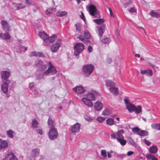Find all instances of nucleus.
Wrapping results in <instances>:
<instances>
[{
	"instance_id": "nucleus-1",
	"label": "nucleus",
	"mask_w": 160,
	"mask_h": 160,
	"mask_svg": "<svg viewBox=\"0 0 160 160\" xmlns=\"http://www.w3.org/2000/svg\"><path fill=\"white\" fill-rule=\"evenodd\" d=\"M48 68L47 69H46L44 72V74L45 76L51 75L56 74L57 71L55 67L50 62H48Z\"/></svg>"
},
{
	"instance_id": "nucleus-2",
	"label": "nucleus",
	"mask_w": 160,
	"mask_h": 160,
	"mask_svg": "<svg viewBox=\"0 0 160 160\" xmlns=\"http://www.w3.org/2000/svg\"><path fill=\"white\" fill-rule=\"evenodd\" d=\"M126 107L129 112L134 111L137 114H138L142 112V107L141 106H138L137 107L135 105L130 103L127 104Z\"/></svg>"
},
{
	"instance_id": "nucleus-3",
	"label": "nucleus",
	"mask_w": 160,
	"mask_h": 160,
	"mask_svg": "<svg viewBox=\"0 0 160 160\" xmlns=\"http://www.w3.org/2000/svg\"><path fill=\"white\" fill-rule=\"evenodd\" d=\"M94 66L92 64H87L84 65L82 68V71L84 75L86 77H89L92 73Z\"/></svg>"
},
{
	"instance_id": "nucleus-4",
	"label": "nucleus",
	"mask_w": 160,
	"mask_h": 160,
	"mask_svg": "<svg viewBox=\"0 0 160 160\" xmlns=\"http://www.w3.org/2000/svg\"><path fill=\"white\" fill-rule=\"evenodd\" d=\"M49 138L52 140L57 138L58 136V133L55 128H50L48 132Z\"/></svg>"
},
{
	"instance_id": "nucleus-5",
	"label": "nucleus",
	"mask_w": 160,
	"mask_h": 160,
	"mask_svg": "<svg viewBox=\"0 0 160 160\" xmlns=\"http://www.w3.org/2000/svg\"><path fill=\"white\" fill-rule=\"evenodd\" d=\"M2 81L3 83L10 82V81L8 80V78L10 76V73L9 72L7 71H2L1 72Z\"/></svg>"
},
{
	"instance_id": "nucleus-6",
	"label": "nucleus",
	"mask_w": 160,
	"mask_h": 160,
	"mask_svg": "<svg viewBox=\"0 0 160 160\" xmlns=\"http://www.w3.org/2000/svg\"><path fill=\"white\" fill-rule=\"evenodd\" d=\"M38 36L42 38L43 41V44L44 46H46L47 44L48 40V36L46 33L44 32H40L38 33Z\"/></svg>"
},
{
	"instance_id": "nucleus-7",
	"label": "nucleus",
	"mask_w": 160,
	"mask_h": 160,
	"mask_svg": "<svg viewBox=\"0 0 160 160\" xmlns=\"http://www.w3.org/2000/svg\"><path fill=\"white\" fill-rule=\"evenodd\" d=\"M35 65L36 67H40L41 69L43 71L46 69L47 66V64H44L42 61L39 60L36 61Z\"/></svg>"
},
{
	"instance_id": "nucleus-8",
	"label": "nucleus",
	"mask_w": 160,
	"mask_h": 160,
	"mask_svg": "<svg viewBox=\"0 0 160 160\" xmlns=\"http://www.w3.org/2000/svg\"><path fill=\"white\" fill-rule=\"evenodd\" d=\"M61 40L58 39L57 42L53 44L51 47V50L53 52H56L60 46Z\"/></svg>"
},
{
	"instance_id": "nucleus-9",
	"label": "nucleus",
	"mask_w": 160,
	"mask_h": 160,
	"mask_svg": "<svg viewBox=\"0 0 160 160\" xmlns=\"http://www.w3.org/2000/svg\"><path fill=\"white\" fill-rule=\"evenodd\" d=\"M3 160H18V159L13 153L10 151L7 153L6 155V158L4 159Z\"/></svg>"
},
{
	"instance_id": "nucleus-10",
	"label": "nucleus",
	"mask_w": 160,
	"mask_h": 160,
	"mask_svg": "<svg viewBox=\"0 0 160 160\" xmlns=\"http://www.w3.org/2000/svg\"><path fill=\"white\" fill-rule=\"evenodd\" d=\"M97 92L95 91H93L90 93H88L86 96V97L90 101L94 100L95 96L97 94Z\"/></svg>"
},
{
	"instance_id": "nucleus-11",
	"label": "nucleus",
	"mask_w": 160,
	"mask_h": 160,
	"mask_svg": "<svg viewBox=\"0 0 160 160\" xmlns=\"http://www.w3.org/2000/svg\"><path fill=\"white\" fill-rule=\"evenodd\" d=\"M82 101L83 103L88 107H91L93 106V104L91 101L86 97L83 98H82Z\"/></svg>"
},
{
	"instance_id": "nucleus-12",
	"label": "nucleus",
	"mask_w": 160,
	"mask_h": 160,
	"mask_svg": "<svg viewBox=\"0 0 160 160\" xmlns=\"http://www.w3.org/2000/svg\"><path fill=\"white\" fill-rule=\"evenodd\" d=\"M74 55L78 56L80 53V43H77L74 46Z\"/></svg>"
},
{
	"instance_id": "nucleus-13",
	"label": "nucleus",
	"mask_w": 160,
	"mask_h": 160,
	"mask_svg": "<svg viewBox=\"0 0 160 160\" xmlns=\"http://www.w3.org/2000/svg\"><path fill=\"white\" fill-rule=\"evenodd\" d=\"M80 128V125L79 123H77L72 127L71 131L73 133H76L79 131Z\"/></svg>"
},
{
	"instance_id": "nucleus-14",
	"label": "nucleus",
	"mask_w": 160,
	"mask_h": 160,
	"mask_svg": "<svg viewBox=\"0 0 160 160\" xmlns=\"http://www.w3.org/2000/svg\"><path fill=\"white\" fill-rule=\"evenodd\" d=\"M3 30L5 31H8L9 30V25L8 22L5 20H2L1 22Z\"/></svg>"
},
{
	"instance_id": "nucleus-15",
	"label": "nucleus",
	"mask_w": 160,
	"mask_h": 160,
	"mask_svg": "<svg viewBox=\"0 0 160 160\" xmlns=\"http://www.w3.org/2000/svg\"><path fill=\"white\" fill-rule=\"evenodd\" d=\"M10 82L4 83L1 86V89L4 93H7L8 91V84Z\"/></svg>"
},
{
	"instance_id": "nucleus-16",
	"label": "nucleus",
	"mask_w": 160,
	"mask_h": 160,
	"mask_svg": "<svg viewBox=\"0 0 160 160\" xmlns=\"http://www.w3.org/2000/svg\"><path fill=\"white\" fill-rule=\"evenodd\" d=\"M88 9L90 15L94 16L95 12L97 10L96 7L93 5H91L89 7Z\"/></svg>"
},
{
	"instance_id": "nucleus-17",
	"label": "nucleus",
	"mask_w": 160,
	"mask_h": 160,
	"mask_svg": "<svg viewBox=\"0 0 160 160\" xmlns=\"http://www.w3.org/2000/svg\"><path fill=\"white\" fill-rule=\"evenodd\" d=\"M105 27V24H102L100 26L98 27V34L100 37H102L104 32V30Z\"/></svg>"
},
{
	"instance_id": "nucleus-18",
	"label": "nucleus",
	"mask_w": 160,
	"mask_h": 160,
	"mask_svg": "<svg viewBox=\"0 0 160 160\" xmlns=\"http://www.w3.org/2000/svg\"><path fill=\"white\" fill-rule=\"evenodd\" d=\"M109 90L111 92L115 95H117L119 94L118 88L114 87H111L109 88Z\"/></svg>"
},
{
	"instance_id": "nucleus-19",
	"label": "nucleus",
	"mask_w": 160,
	"mask_h": 160,
	"mask_svg": "<svg viewBox=\"0 0 160 160\" xmlns=\"http://www.w3.org/2000/svg\"><path fill=\"white\" fill-rule=\"evenodd\" d=\"M94 107L96 110L100 111L102 108L103 105L101 102H97L95 103Z\"/></svg>"
},
{
	"instance_id": "nucleus-20",
	"label": "nucleus",
	"mask_w": 160,
	"mask_h": 160,
	"mask_svg": "<svg viewBox=\"0 0 160 160\" xmlns=\"http://www.w3.org/2000/svg\"><path fill=\"white\" fill-rule=\"evenodd\" d=\"M8 146L7 142L5 140L2 141L1 139L0 143V150L4 149Z\"/></svg>"
},
{
	"instance_id": "nucleus-21",
	"label": "nucleus",
	"mask_w": 160,
	"mask_h": 160,
	"mask_svg": "<svg viewBox=\"0 0 160 160\" xmlns=\"http://www.w3.org/2000/svg\"><path fill=\"white\" fill-rule=\"evenodd\" d=\"M124 131L123 129H121L116 132L117 139L118 140L119 139L124 138L122 134L124 133Z\"/></svg>"
},
{
	"instance_id": "nucleus-22",
	"label": "nucleus",
	"mask_w": 160,
	"mask_h": 160,
	"mask_svg": "<svg viewBox=\"0 0 160 160\" xmlns=\"http://www.w3.org/2000/svg\"><path fill=\"white\" fill-rule=\"evenodd\" d=\"M36 56V57H45V56L41 52H31V55H30V56Z\"/></svg>"
},
{
	"instance_id": "nucleus-23",
	"label": "nucleus",
	"mask_w": 160,
	"mask_h": 160,
	"mask_svg": "<svg viewBox=\"0 0 160 160\" xmlns=\"http://www.w3.org/2000/svg\"><path fill=\"white\" fill-rule=\"evenodd\" d=\"M56 38L57 36L55 34L53 35L50 37H48V43H47V44L46 45V46H48L50 43L53 42L56 39Z\"/></svg>"
},
{
	"instance_id": "nucleus-24",
	"label": "nucleus",
	"mask_w": 160,
	"mask_h": 160,
	"mask_svg": "<svg viewBox=\"0 0 160 160\" xmlns=\"http://www.w3.org/2000/svg\"><path fill=\"white\" fill-rule=\"evenodd\" d=\"M158 148L156 146H153L149 148V152L151 153L155 154L158 152Z\"/></svg>"
},
{
	"instance_id": "nucleus-25",
	"label": "nucleus",
	"mask_w": 160,
	"mask_h": 160,
	"mask_svg": "<svg viewBox=\"0 0 160 160\" xmlns=\"http://www.w3.org/2000/svg\"><path fill=\"white\" fill-rule=\"evenodd\" d=\"M106 124L110 126H112L115 124V122L114 119L111 118H108L106 120Z\"/></svg>"
},
{
	"instance_id": "nucleus-26",
	"label": "nucleus",
	"mask_w": 160,
	"mask_h": 160,
	"mask_svg": "<svg viewBox=\"0 0 160 160\" xmlns=\"http://www.w3.org/2000/svg\"><path fill=\"white\" fill-rule=\"evenodd\" d=\"M48 125L50 128H55V124L51 118L49 117L48 120Z\"/></svg>"
},
{
	"instance_id": "nucleus-27",
	"label": "nucleus",
	"mask_w": 160,
	"mask_h": 160,
	"mask_svg": "<svg viewBox=\"0 0 160 160\" xmlns=\"http://www.w3.org/2000/svg\"><path fill=\"white\" fill-rule=\"evenodd\" d=\"M137 134L141 136H146L148 135L149 132L145 130H141L137 133Z\"/></svg>"
},
{
	"instance_id": "nucleus-28",
	"label": "nucleus",
	"mask_w": 160,
	"mask_h": 160,
	"mask_svg": "<svg viewBox=\"0 0 160 160\" xmlns=\"http://www.w3.org/2000/svg\"><path fill=\"white\" fill-rule=\"evenodd\" d=\"M39 149L38 148L34 149L32 150V156L35 157L39 155Z\"/></svg>"
},
{
	"instance_id": "nucleus-29",
	"label": "nucleus",
	"mask_w": 160,
	"mask_h": 160,
	"mask_svg": "<svg viewBox=\"0 0 160 160\" xmlns=\"http://www.w3.org/2000/svg\"><path fill=\"white\" fill-rule=\"evenodd\" d=\"M94 22L98 25H101L103 24V23L104 22L105 20L102 18L101 19H95L93 20Z\"/></svg>"
},
{
	"instance_id": "nucleus-30",
	"label": "nucleus",
	"mask_w": 160,
	"mask_h": 160,
	"mask_svg": "<svg viewBox=\"0 0 160 160\" xmlns=\"http://www.w3.org/2000/svg\"><path fill=\"white\" fill-rule=\"evenodd\" d=\"M152 127L158 131H160V123H153L151 124Z\"/></svg>"
},
{
	"instance_id": "nucleus-31",
	"label": "nucleus",
	"mask_w": 160,
	"mask_h": 160,
	"mask_svg": "<svg viewBox=\"0 0 160 160\" xmlns=\"http://www.w3.org/2000/svg\"><path fill=\"white\" fill-rule=\"evenodd\" d=\"M27 49V48L22 46V45H20L18 47V49L17 50V52H24Z\"/></svg>"
},
{
	"instance_id": "nucleus-32",
	"label": "nucleus",
	"mask_w": 160,
	"mask_h": 160,
	"mask_svg": "<svg viewBox=\"0 0 160 160\" xmlns=\"http://www.w3.org/2000/svg\"><path fill=\"white\" fill-rule=\"evenodd\" d=\"M106 85L108 87H112L115 86V83L113 81L107 80L106 81Z\"/></svg>"
},
{
	"instance_id": "nucleus-33",
	"label": "nucleus",
	"mask_w": 160,
	"mask_h": 160,
	"mask_svg": "<svg viewBox=\"0 0 160 160\" xmlns=\"http://www.w3.org/2000/svg\"><path fill=\"white\" fill-rule=\"evenodd\" d=\"M67 12L65 11H58L57 12L56 15L58 16L61 17L67 15Z\"/></svg>"
},
{
	"instance_id": "nucleus-34",
	"label": "nucleus",
	"mask_w": 160,
	"mask_h": 160,
	"mask_svg": "<svg viewBox=\"0 0 160 160\" xmlns=\"http://www.w3.org/2000/svg\"><path fill=\"white\" fill-rule=\"evenodd\" d=\"M150 14L152 17H156L157 18H160V14L156 12H154L153 11H151L150 12Z\"/></svg>"
},
{
	"instance_id": "nucleus-35",
	"label": "nucleus",
	"mask_w": 160,
	"mask_h": 160,
	"mask_svg": "<svg viewBox=\"0 0 160 160\" xmlns=\"http://www.w3.org/2000/svg\"><path fill=\"white\" fill-rule=\"evenodd\" d=\"M38 124V122L36 119H32V126L33 128H37Z\"/></svg>"
},
{
	"instance_id": "nucleus-36",
	"label": "nucleus",
	"mask_w": 160,
	"mask_h": 160,
	"mask_svg": "<svg viewBox=\"0 0 160 160\" xmlns=\"http://www.w3.org/2000/svg\"><path fill=\"white\" fill-rule=\"evenodd\" d=\"M101 41L103 43L108 44L110 42L111 40L109 38L107 37H104L101 40Z\"/></svg>"
},
{
	"instance_id": "nucleus-37",
	"label": "nucleus",
	"mask_w": 160,
	"mask_h": 160,
	"mask_svg": "<svg viewBox=\"0 0 160 160\" xmlns=\"http://www.w3.org/2000/svg\"><path fill=\"white\" fill-rule=\"evenodd\" d=\"M11 36L7 32H6L4 34H3L2 39H9L10 38Z\"/></svg>"
},
{
	"instance_id": "nucleus-38",
	"label": "nucleus",
	"mask_w": 160,
	"mask_h": 160,
	"mask_svg": "<svg viewBox=\"0 0 160 160\" xmlns=\"http://www.w3.org/2000/svg\"><path fill=\"white\" fill-rule=\"evenodd\" d=\"M44 75H45L44 74V72L43 73L38 74L36 76V79L39 80H40L43 78Z\"/></svg>"
},
{
	"instance_id": "nucleus-39",
	"label": "nucleus",
	"mask_w": 160,
	"mask_h": 160,
	"mask_svg": "<svg viewBox=\"0 0 160 160\" xmlns=\"http://www.w3.org/2000/svg\"><path fill=\"white\" fill-rule=\"evenodd\" d=\"M73 90L77 94H80V86H76L75 88H73Z\"/></svg>"
},
{
	"instance_id": "nucleus-40",
	"label": "nucleus",
	"mask_w": 160,
	"mask_h": 160,
	"mask_svg": "<svg viewBox=\"0 0 160 160\" xmlns=\"http://www.w3.org/2000/svg\"><path fill=\"white\" fill-rule=\"evenodd\" d=\"M102 114L104 116L110 115V114L109 110L108 109H105L103 111Z\"/></svg>"
},
{
	"instance_id": "nucleus-41",
	"label": "nucleus",
	"mask_w": 160,
	"mask_h": 160,
	"mask_svg": "<svg viewBox=\"0 0 160 160\" xmlns=\"http://www.w3.org/2000/svg\"><path fill=\"white\" fill-rule=\"evenodd\" d=\"M13 132L12 130H9L7 132V134L8 136L11 138H13Z\"/></svg>"
},
{
	"instance_id": "nucleus-42",
	"label": "nucleus",
	"mask_w": 160,
	"mask_h": 160,
	"mask_svg": "<svg viewBox=\"0 0 160 160\" xmlns=\"http://www.w3.org/2000/svg\"><path fill=\"white\" fill-rule=\"evenodd\" d=\"M118 140L122 145H124L126 143V141L124 139V138L119 139Z\"/></svg>"
},
{
	"instance_id": "nucleus-43",
	"label": "nucleus",
	"mask_w": 160,
	"mask_h": 160,
	"mask_svg": "<svg viewBox=\"0 0 160 160\" xmlns=\"http://www.w3.org/2000/svg\"><path fill=\"white\" fill-rule=\"evenodd\" d=\"M105 119V118H103L102 117H98L96 119V120L98 121L99 123H102Z\"/></svg>"
},
{
	"instance_id": "nucleus-44",
	"label": "nucleus",
	"mask_w": 160,
	"mask_h": 160,
	"mask_svg": "<svg viewBox=\"0 0 160 160\" xmlns=\"http://www.w3.org/2000/svg\"><path fill=\"white\" fill-rule=\"evenodd\" d=\"M107 152L105 150H102L101 151V155L104 158H106Z\"/></svg>"
},
{
	"instance_id": "nucleus-45",
	"label": "nucleus",
	"mask_w": 160,
	"mask_h": 160,
	"mask_svg": "<svg viewBox=\"0 0 160 160\" xmlns=\"http://www.w3.org/2000/svg\"><path fill=\"white\" fill-rule=\"evenodd\" d=\"M146 74L149 76H152V71L150 69H147Z\"/></svg>"
},
{
	"instance_id": "nucleus-46",
	"label": "nucleus",
	"mask_w": 160,
	"mask_h": 160,
	"mask_svg": "<svg viewBox=\"0 0 160 160\" xmlns=\"http://www.w3.org/2000/svg\"><path fill=\"white\" fill-rule=\"evenodd\" d=\"M13 5H15V8H14L13 7L12 8L14 10H19V9H21V8H24L25 7V5L23 6L22 7H18V6H17L16 5V4L15 3Z\"/></svg>"
},
{
	"instance_id": "nucleus-47",
	"label": "nucleus",
	"mask_w": 160,
	"mask_h": 160,
	"mask_svg": "<svg viewBox=\"0 0 160 160\" xmlns=\"http://www.w3.org/2000/svg\"><path fill=\"white\" fill-rule=\"evenodd\" d=\"M33 94L35 97H38L40 95L39 93L38 92L37 90L34 89L33 91Z\"/></svg>"
},
{
	"instance_id": "nucleus-48",
	"label": "nucleus",
	"mask_w": 160,
	"mask_h": 160,
	"mask_svg": "<svg viewBox=\"0 0 160 160\" xmlns=\"http://www.w3.org/2000/svg\"><path fill=\"white\" fill-rule=\"evenodd\" d=\"M128 142L129 144L133 145V146L136 147V143L133 141V140L131 138H130L129 139Z\"/></svg>"
},
{
	"instance_id": "nucleus-49",
	"label": "nucleus",
	"mask_w": 160,
	"mask_h": 160,
	"mask_svg": "<svg viewBox=\"0 0 160 160\" xmlns=\"http://www.w3.org/2000/svg\"><path fill=\"white\" fill-rule=\"evenodd\" d=\"M84 36L87 39H89L90 38V34L87 32L85 31L84 32Z\"/></svg>"
},
{
	"instance_id": "nucleus-50",
	"label": "nucleus",
	"mask_w": 160,
	"mask_h": 160,
	"mask_svg": "<svg viewBox=\"0 0 160 160\" xmlns=\"http://www.w3.org/2000/svg\"><path fill=\"white\" fill-rule=\"evenodd\" d=\"M139 130V128L137 127L132 128V132H137V133L140 131Z\"/></svg>"
},
{
	"instance_id": "nucleus-51",
	"label": "nucleus",
	"mask_w": 160,
	"mask_h": 160,
	"mask_svg": "<svg viewBox=\"0 0 160 160\" xmlns=\"http://www.w3.org/2000/svg\"><path fill=\"white\" fill-rule=\"evenodd\" d=\"M76 27V30L77 31H80V24L79 23L76 24L75 25Z\"/></svg>"
},
{
	"instance_id": "nucleus-52",
	"label": "nucleus",
	"mask_w": 160,
	"mask_h": 160,
	"mask_svg": "<svg viewBox=\"0 0 160 160\" xmlns=\"http://www.w3.org/2000/svg\"><path fill=\"white\" fill-rule=\"evenodd\" d=\"M85 118L88 121H91L93 120V118L87 116H85Z\"/></svg>"
},
{
	"instance_id": "nucleus-53",
	"label": "nucleus",
	"mask_w": 160,
	"mask_h": 160,
	"mask_svg": "<svg viewBox=\"0 0 160 160\" xmlns=\"http://www.w3.org/2000/svg\"><path fill=\"white\" fill-rule=\"evenodd\" d=\"M81 19L83 20V21L85 22L86 19L84 15V14L82 12H81Z\"/></svg>"
},
{
	"instance_id": "nucleus-54",
	"label": "nucleus",
	"mask_w": 160,
	"mask_h": 160,
	"mask_svg": "<svg viewBox=\"0 0 160 160\" xmlns=\"http://www.w3.org/2000/svg\"><path fill=\"white\" fill-rule=\"evenodd\" d=\"M154 156L150 154H147L146 155V157L148 159H152V158Z\"/></svg>"
},
{
	"instance_id": "nucleus-55",
	"label": "nucleus",
	"mask_w": 160,
	"mask_h": 160,
	"mask_svg": "<svg viewBox=\"0 0 160 160\" xmlns=\"http://www.w3.org/2000/svg\"><path fill=\"white\" fill-rule=\"evenodd\" d=\"M144 142L148 146H149L151 144V142L146 139H144Z\"/></svg>"
},
{
	"instance_id": "nucleus-56",
	"label": "nucleus",
	"mask_w": 160,
	"mask_h": 160,
	"mask_svg": "<svg viewBox=\"0 0 160 160\" xmlns=\"http://www.w3.org/2000/svg\"><path fill=\"white\" fill-rule=\"evenodd\" d=\"M129 11L131 12H136L137 10L134 8H132L129 10Z\"/></svg>"
},
{
	"instance_id": "nucleus-57",
	"label": "nucleus",
	"mask_w": 160,
	"mask_h": 160,
	"mask_svg": "<svg viewBox=\"0 0 160 160\" xmlns=\"http://www.w3.org/2000/svg\"><path fill=\"white\" fill-rule=\"evenodd\" d=\"M46 13L47 14H50L52 12V11L51 9V8H49L47 9L46 11Z\"/></svg>"
},
{
	"instance_id": "nucleus-58",
	"label": "nucleus",
	"mask_w": 160,
	"mask_h": 160,
	"mask_svg": "<svg viewBox=\"0 0 160 160\" xmlns=\"http://www.w3.org/2000/svg\"><path fill=\"white\" fill-rule=\"evenodd\" d=\"M29 88L31 90H32L34 88L33 83H31L29 84Z\"/></svg>"
},
{
	"instance_id": "nucleus-59",
	"label": "nucleus",
	"mask_w": 160,
	"mask_h": 160,
	"mask_svg": "<svg viewBox=\"0 0 160 160\" xmlns=\"http://www.w3.org/2000/svg\"><path fill=\"white\" fill-rule=\"evenodd\" d=\"M37 132L40 135H42L43 134L42 131L41 129H38L37 130Z\"/></svg>"
},
{
	"instance_id": "nucleus-60",
	"label": "nucleus",
	"mask_w": 160,
	"mask_h": 160,
	"mask_svg": "<svg viewBox=\"0 0 160 160\" xmlns=\"http://www.w3.org/2000/svg\"><path fill=\"white\" fill-rule=\"evenodd\" d=\"M108 10L109 11L110 16L112 17H113V13H112V12L111 9L110 8H108Z\"/></svg>"
},
{
	"instance_id": "nucleus-61",
	"label": "nucleus",
	"mask_w": 160,
	"mask_h": 160,
	"mask_svg": "<svg viewBox=\"0 0 160 160\" xmlns=\"http://www.w3.org/2000/svg\"><path fill=\"white\" fill-rule=\"evenodd\" d=\"M111 137L112 138H117V136H116V133H113L111 135Z\"/></svg>"
},
{
	"instance_id": "nucleus-62",
	"label": "nucleus",
	"mask_w": 160,
	"mask_h": 160,
	"mask_svg": "<svg viewBox=\"0 0 160 160\" xmlns=\"http://www.w3.org/2000/svg\"><path fill=\"white\" fill-rule=\"evenodd\" d=\"M85 91V89L83 87L81 86V93H84Z\"/></svg>"
},
{
	"instance_id": "nucleus-63",
	"label": "nucleus",
	"mask_w": 160,
	"mask_h": 160,
	"mask_svg": "<svg viewBox=\"0 0 160 160\" xmlns=\"http://www.w3.org/2000/svg\"><path fill=\"white\" fill-rule=\"evenodd\" d=\"M147 69L144 70H141L140 71V73L142 74H146Z\"/></svg>"
},
{
	"instance_id": "nucleus-64",
	"label": "nucleus",
	"mask_w": 160,
	"mask_h": 160,
	"mask_svg": "<svg viewBox=\"0 0 160 160\" xmlns=\"http://www.w3.org/2000/svg\"><path fill=\"white\" fill-rule=\"evenodd\" d=\"M92 47L91 46H89L88 47V52H91L92 51Z\"/></svg>"
}]
</instances>
